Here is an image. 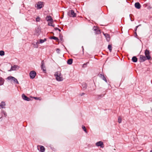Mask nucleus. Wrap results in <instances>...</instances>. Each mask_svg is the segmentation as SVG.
<instances>
[{
  "mask_svg": "<svg viewBox=\"0 0 152 152\" xmlns=\"http://www.w3.org/2000/svg\"><path fill=\"white\" fill-rule=\"evenodd\" d=\"M44 63L43 62V61H42L41 62V68L42 69H43V71L45 70V69H44V68H45V66L44 65Z\"/></svg>",
  "mask_w": 152,
  "mask_h": 152,
  "instance_id": "obj_22",
  "label": "nucleus"
},
{
  "mask_svg": "<svg viewBox=\"0 0 152 152\" xmlns=\"http://www.w3.org/2000/svg\"><path fill=\"white\" fill-rule=\"evenodd\" d=\"M46 41V39H40V43H42L43 42H45Z\"/></svg>",
  "mask_w": 152,
  "mask_h": 152,
  "instance_id": "obj_27",
  "label": "nucleus"
},
{
  "mask_svg": "<svg viewBox=\"0 0 152 152\" xmlns=\"http://www.w3.org/2000/svg\"><path fill=\"white\" fill-rule=\"evenodd\" d=\"M54 75L56 77V79L57 81H61L63 80L62 76L60 72H56Z\"/></svg>",
  "mask_w": 152,
  "mask_h": 152,
  "instance_id": "obj_1",
  "label": "nucleus"
},
{
  "mask_svg": "<svg viewBox=\"0 0 152 152\" xmlns=\"http://www.w3.org/2000/svg\"><path fill=\"white\" fill-rule=\"evenodd\" d=\"M82 88L83 89H86L87 88V84L85 83H83L82 84Z\"/></svg>",
  "mask_w": 152,
  "mask_h": 152,
  "instance_id": "obj_21",
  "label": "nucleus"
},
{
  "mask_svg": "<svg viewBox=\"0 0 152 152\" xmlns=\"http://www.w3.org/2000/svg\"><path fill=\"white\" fill-rule=\"evenodd\" d=\"M41 32V30L39 28L37 27L35 29V34H36L37 36L39 35L40 34Z\"/></svg>",
  "mask_w": 152,
  "mask_h": 152,
  "instance_id": "obj_11",
  "label": "nucleus"
},
{
  "mask_svg": "<svg viewBox=\"0 0 152 152\" xmlns=\"http://www.w3.org/2000/svg\"><path fill=\"white\" fill-rule=\"evenodd\" d=\"M85 94V93H82V94L81 95V96Z\"/></svg>",
  "mask_w": 152,
  "mask_h": 152,
  "instance_id": "obj_37",
  "label": "nucleus"
},
{
  "mask_svg": "<svg viewBox=\"0 0 152 152\" xmlns=\"http://www.w3.org/2000/svg\"><path fill=\"white\" fill-rule=\"evenodd\" d=\"M53 20H52V21H49L48 22V25L49 26H51L53 27H54L55 25L54 24H53Z\"/></svg>",
  "mask_w": 152,
  "mask_h": 152,
  "instance_id": "obj_20",
  "label": "nucleus"
},
{
  "mask_svg": "<svg viewBox=\"0 0 152 152\" xmlns=\"http://www.w3.org/2000/svg\"><path fill=\"white\" fill-rule=\"evenodd\" d=\"M72 59H69L68 60L67 63L69 64H71L72 63Z\"/></svg>",
  "mask_w": 152,
  "mask_h": 152,
  "instance_id": "obj_24",
  "label": "nucleus"
},
{
  "mask_svg": "<svg viewBox=\"0 0 152 152\" xmlns=\"http://www.w3.org/2000/svg\"><path fill=\"white\" fill-rule=\"evenodd\" d=\"M108 48L110 52H111L112 50V47L111 45H109L108 46Z\"/></svg>",
  "mask_w": 152,
  "mask_h": 152,
  "instance_id": "obj_29",
  "label": "nucleus"
},
{
  "mask_svg": "<svg viewBox=\"0 0 152 152\" xmlns=\"http://www.w3.org/2000/svg\"><path fill=\"white\" fill-rule=\"evenodd\" d=\"M96 145L97 146H100L102 148H103L104 146H103V142L102 141H99L97 142H96Z\"/></svg>",
  "mask_w": 152,
  "mask_h": 152,
  "instance_id": "obj_12",
  "label": "nucleus"
},
{
  "mask_svg": "<svg viewBox=\"0 0 152 152\" xmlns=\"http://www.w3.org/2000/svg\"><path fill=\"white\" fill-rule=\"evenodd\" d=\"M19 66L16 65H14L13 66H12L11 69L9 70V71L14 70H17L19 69Z\"/></svg>",
  "mask_w": 152,
  "mask_h": 152,
  "instance_id": "obj_7",
  "label": "nucleus"
},
{
  "mask_svg": "<svg viewBox=\"0 0 152 152\" xmlns=\"http://www.w3.org/2000/svg\"><path fill=\"white\" fill-rule=\"evenodd\" d=\"M132 60L133 62H137V59L135 56H134L132 58Z\"/></svg>",
  "mask_w": 152,
  "mask_h": 152,
  "instance_id": "obj_23",
  "label": "nucleus"
},
{
  "mask_svg": "<svg viewBox=\"0 0 152 152\" xmlns=\"http://www.w3.org/2000/svg\"><path fill=\"white\" fill-rule=\"evenodd\" d=\"M68 13L69 16L70 17H74L76 16V13L74 12L73 10L69 11Z\"/></svg>",
  "mask_w": 152,
  "mask_h": 152,
  "instance_id": "obj_5",
  "label": "nucleus"
},
{
  "mask_svg": "<svg viewBox=\"0 0 152 152\" xmlns=\"http://www.w3.org/2000/svg\"><path fill=\"white\" fill-rule=\"evenodd\" d=\"M55 29L56 30H58L59 31H61V30L58 28H55Z\"/></svg>",
  "mask_w": 152,
  "mask_h": 152,
  "instance_id": "obj_33",
  "label": "nucleus"
},
{
  "mask_svg": "<svg viewBox=\"0 0 152 152\" xmlns=\"http://www.w3.org/2000/svg\"><path fill=\"white\" fill-rule=\"evenodd\" d=\"M34 98L35 99V100H39V97H34Z\"/></svg>",
  "mask_w": 152,
  "mask_h": 152,
  "instance_id": "obj_34",
  "label": "nucleus"
},
{
  "mask_svg": "<svg viewBox=\"0 0 152 152\" xmlns=\"http://www.w3.org/2000/svg\"><path fill=\"white\" fill-rule=\"evenodd\" d=\"M7 79L10 80L11 82H13L16 84H19V82L17 80L13 77L12 76H9L7 78Z\"/></svg>",
  "mask_w": 152,
  "mask_h": 152,
  "instance_id": "obj_2",
  "label": "nucleus"
},
{
  "mask_svg": "<svg viewBox=\"0 0 152 152\" xmlns=\"http://www.w3.org/2000/svg\"><path fill=\"white\" fill-rule=\"evenodd\" d=\"M4 80L0 77V86L3 85L4 82Z\"/></svg>",
  "mask_w": 152,
  "mask_h": 152,
  "instance_id": "obj_18",
  "label": "nucleus"
},
{
  "mask_svg": "<svg viewBox=\"0 0 152 152\" xmlns=\"http://www.w3.org/2000/svg\"><path fill=\"white\" fill-rule=\"evenodd\" d=\"M104 35L106 38L107 41L109 42L110 39V35L107 34H104Z\"/></svg>",
  "mask_w": 152,
  "mask_h": 152,
  "instance_id": "obj_14",
  "label": "nucleus"
},
{
  "mask_svg": "<svg viewBox=\"0 0 152 152\" xmlns=\"http://www.w3.org/2000/svg\"><path fill=\"white\" fill-rule=\"evenodd\" d=\"M4 55V52L3 50L0 51V55L1 56H3Z\"/></svg>",
  "mask_w": 152,
  "mask_h": 152,
  "instance_id": "obj_28",
  "label": "nucleus"
},
{
  "mask_svg": "<svg viewBox=\"0 0 152 152\" xmlns=\"http://www.w3.org/2000/svg\"><path fill=\"white\" fill-rule=\"evenodd\" d=\"M51 39H54V40H57L58 39V38L55 37H52Z\"/></svg>",
  "mask_w": 152,
  "mask_h": 152,
  "instance_id": "obj_32",
  "label": "nucleus"
},
{
  "mask_svg": "<svg viewBox=\"0 0 152 152\" xmlns=\"http://www.w3.org/2000/svg\"><path fill=\"white\" fill-rule=\"evenodd\" d=\"M150 152H152V150Z\"/></svg>",
  "mask_w": 152,
  "mask_h": 152,
  "instance_id": "obj_40",
  "label": "nucleus"
},
{
  "mask_svg": "<svg viewBox=\"0 0 152 152\" xmlns=\"http://www.w3.org/2000/svg\"><path fill=\"white\" fill-rule=\"evenodd\" d=\"M39 147H40V151H41V152H44L45 151V149L44 146H40V145L38 146L37 148H38V149H39V148H38Z\"/></svg>",
  "mask_w": 152,
  "mask_h": 152,
  "instance_id": "obj_16",
  "label": "nucleus"
},
{
  "mask_svg": "<svg viewBox=\"0 0 152 152\" xmlns=\"http://www.w3.org/2000/svg\"><path fill=\"white\" fill-rule=\"evenodd\" d=\"M100 77L103 80L105 81L106 82H107V80H106L105 77L103 75L100 74Z\"/></svg>",
  "mask_w": 152,
  "mask_h": 152,
  "instance_id": "obj_19",
  "label": "nucleus"
},
{
  "mask_svg": "<svg viewBox=\"0 0 152 152\" xmlns=\"http://www.w3.org/2000/svg\"><path fill=\"white\" fill-rule=\"evenodd\" d=\"M140 25H139V26H136V28H135V31H136V30H137V28H138V27Z\"/></svg>",
  "mask_w": 152,
  "mask_h": 152,
  "instance_id": "obj_36",
  "label": "nucleus"
},
{
  "mask_svg": "<svg viewBox=\"0 0 152 152\" xmlns=\"http://www.w3.org/2000/svg\"><path fill=\"white\" fill-rule=\"evenodd\" d=\"M135 7L137 9H139L141 7V5L139 2H136L134 4Z\"/></svg>",
  "mask_w": 152,
  "mask_h": 152,
  "instance_id": "obj_15",
  "label": "nucleus"
},
{
  "mask_svg": "<svg viewBox=\"0 0 152 152\" xmlns=\"http://www.w3.org/2000/svg\"><path fill=\"white\" fill-rule=\"evenodd\" d=\"M86 64H83V66H85L86 65Z\"/></svg>",
  "mask_w": 152,
  "mask_h": 152,
  "instance_id": "obj_38",
  "label": "nucleus"
},
{
  "mask_svg": "<svg viewBox=\"0 0 152 152\" xmlns=\"http://www.w3.org/2000/svg\"><path fill=\"white\" fill-rule=\"evenodd\" d=\"M145 57L147 58V59L149 60L151 58V57L150 55V52L149 50L146 49L145 50Z\"/></svg>",
  "mask_w": 152,
  "mask_h": 152,
  "instance_id": "obj_4",
  "label": "nucleus"
},
{
  "mask_svg": "<svg viewBox=\"0 0 152 152\" xmlns=\"http://www.w3.org/2000/svg\"><path fill=\"white\" fill-rule=\"evenodd\" d=\"M122 121V117L121 116H119L118 118V122L119 123H121V122Z\"/></svg>",
  "mask_w": 152,
  "mask_h": 152,
  "instance_id": "obj_26",
  "label": "nucleus"
},
{
  "mask_svg": "<svg viewBox=\"0 0 152 152\" xmlns=\"http://www.w3.org/2000/svg\"><path fill=\"white\" fill-rule=\"evenodd\" d=\"M94 29L96 31V34H99L100 33V31L99 30L96 29V28H95Z\"/></svg>",
  "mask_w": 152,
  "mask_h": 152,
  "instance_id": "obj_25",
  "label": "nucleus"
},
{
  "mask_svg": "<svg viewBox=\"0 0 152 152\" xmlns=\"http://www.w3.org/2000/svg\"><path fill=\"white\" fill-rule=\"evenodd\" d=\"M82 129H83V130L86 133H87V131H86V127H85L84 126H82Z\"/></svg>",
  "mask_w": 152,
  "mask_h": 152,
  "instance_id": "obj_30",
  "label": "nucleus"
},
{
  "mask_svg": "<svg viewBox=\"0 0 152 152\" xmlns=\"http://www.w3.org/2000/svg\"><path fill=\"white\" fill-rule=\"evenodd\" d=\"M44 6L43 3L42 2L39 1L35 5V7L37 9H40Z\"/></svg>",
  "mask_w": 152,
  "mask_h": 152,
  "instance_id": "obj_3",
  "label": "nucleus"
},
{
  "mask_svg": "<svg viewBox=\"0 0 152 152\" xmlns=\"http://www.w3.org/2000/svg\"><path fill=\"white\" fill-rule=\"evenodd\" d=\"M46 20L47 21H52L53 19L50 16H48L46 18Z\"/></svg>",
  "mask_w": 152,
  "mask_h": 152,
  "instance_id": "obj_17",
  "label": "nucleus"
},
{
  "mask_svg": "<svg viewBox=\"0 0 152 152\" xmlns=\"http://www.w3.org/2000/svg\"><path fill=\"white\" fill-rule=\"evenodd\" d=\"M140 59L142 61H144L147 59L145 56L141 55L140 56Z\"/></svg>",
  "mask_w": 152,
  "mask_h": 152,
  "instance_id": "obj_13",
  "label": "nucleus"
},
{
  "mask_svg": "<svg viewBox=\"0 0 152 152\" xmlns=\"http://www.w3.org/2000/svg\"><path fill=\"white\" fill-rule=\"evenodd\" d=\"M6 106V104L5 102L2 101L0 104V107L1 108H5Z\"/></svg>",
  "mask_w": 152,
  "mask_h": 152,
  "instance_id": "obj_9",
  "label": "nucleus"
},
{
  "mask_svg": "<svg viewBox=\"0 0 152 152\" xmlns=\"http://www.w3.org/2000/svg\"><path fill=\"white\" fill-rule=\"evenodd\" d=\"M36 75V73L34 71H32L30 72L29 75L31 78L33 79L35 78Z\"/></svg>",
  "mask_w": 152,
  "mask_h": 152,
  "instance_id": "obj_6",
  "label": "nucleus"
},
{
  "mask_svg": "<svg viewBox=\"0 0 152 152\" xmlns=\"http://www.w3.org/2000/svg\"><path fill=\"white\" fill-rule=\"evenodd\" d=\"M60 51V49H57L56 50V51L58 53H59Z\"/></svg>",
  "mask_w": 152,
  "mask_h": 152,
  "instance_id": "obj_35",
  "label": "nucleus"
},
{
  "mask_svg": "<svg viewBox=\"0 0 152 152\" xmlns=\"http://www.w3.org/2000/svg\"><path fill=\"white\" fill-rule=\"evenodd\" d=\"M39 44V42L37 41V42L34 41L32 43V44L33 45L34 48H38V45Z\"/></svg>",
  "mask_w": 152,
  "mask_h": 152,
  "instance_id": "obj_8",
  "label": "nucleus"
},
{
  "mask_svg": "<svg viewBox=\"0 0 152 152\" xmlns=\"http://www.w3.org/2000/svg\"><path fill=\"white\" fill-rule=\"evenodd\" d=\"M40 20V18L39 17H37L36 19V20L37 22H39Z\"/></svg>",
  "mask_w": 152,
  "mask_h": 152,
  "instance_id": "obj_31",
  "label": "nucleus"
},
{
  "mask_svg": "<svg viewBox=\"0 0 152 152\" xmlns=\"http://www.w3.org/2000/svg\"><path fill=\"white\" fill-rule=\"evenodd\" d=\"M82 48H83V50H84V49H83V46H82Z\"/></svg>",
  "mask_w": 152,
  "mask_h": 152,
  "instance_id": "obj_39",
  "label": "nucleus"
},
{
  "mask_svg": "<svg viewBox=\"0 0 152 152\" xmlns=\"http://www.w3.org/2000/svg\"><path fill=\"white\" fill-rule=\"evenodd\" d=\"M22 98L24 100L27 101H29L31 100V99L27 97L26 96L25 94H23L22 95Z\"/></svg>",
  "mask_w": 152,
  "mask_h": 152,
  "instance_id": "obj_10",
  "label": "nucleus"
}]
</instances>
